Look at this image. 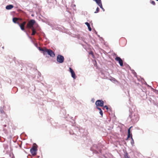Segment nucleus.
Returning <instances> with one entry per match:
<instances>
[{
  "label": "nucleus",
  "mask_w": 158,
  "mask_h": 158,
  "mask_svg": "<svg viewBox=\"0 0 158 158\" xmlns=\"http://www.w3.org/2000/svg\"><path fill=\"white\" fill-rule=\"evenodd\" d=\"M56 60L58 62L61 63L64 62V58L63 56L59 55L57 56Z\"/></svg>",
  "instance_id": "5"
},
{
  "label": "nucleus",
  "mask_w": 158,
  "mask_h": 158,
  "mask_svg": "<svg viewBox=\"0 0 158 158\" xmlns=\"http://www.w3.org/2000/svg\"><path fill=\"white\" fill-rule=\"evenodd\" d=\"M132 127H130L128 129V135H127V139L128 138H129L130 137H131V139H132V141H133V139L132 138V134L131 133V132H130V129Z\"/></svg>",
  "instance_id": "7"
},
{
  "label": "nucleus",
  "mask_w": 158,
  "mask_h": 158,
  "mask_svg": "<svg viewBox=\"0 0 158 158\" xmlns=\"http://www.w3.org/2000/svg\"><path fill=\"white\" fill-rule=\"evenodd\" d=\"M37 150V145L34 144L30 149V152L32 155L34 156L36 155Z\"/></svg>",
  "instance_id": "3"
},
{
  "label": "nucleus",
  "mask_w": 158,
  "mask_h": 158,
  "mask_svg": "<svg viewBox=\"0 0 158 158\" xmlns=\"http://www.w3.org/2000/svg\"><path fill=\"white\" fill-rule=\"evenodd\" d=\"M5 127H6V125H5Z\"/></svg>",
  "instance_id": "24"
},
{
  "label": "nucleus",
  "mask_w": 158,
  "mask_h": 158,
  "mask_svg": "<svg viewBox=\"0 0 158 158\" xmlns=\"http://www.w3.org/2000/svg\"><path fill=\"white\" fill-rule=\"evenodd\" d=\"M115 60L118 61L120 65L122 66L123 65V61L122 59L119 57L117 56L115 57Z\"/></svg>",
  "instance_id": "6"
},
{
  "label": "nucleus",
  "mask_w": 158,
  "mask_h": 158,
  "mask_svg": "<svg viewBox=\"0 0 158 158\" xmlns=\"http://www.w3.org/2000/svg\"><path fill=\"white\" fill-rule=\"evenodd\" d=\"M31 30L32 31V33L31 34L32 35H34L35 33H36V31H35V29L34 28H31Z\"/></svg>",
  "instance_id": "13"
},
{
  "label": "nucleus",
  "mask_w": 158,
  "mask_h": 158,
  "mask_svg": "<svg viewBox=\"0 0 158 158\" xmlns=\"http://www.w3.org/2000/svg\"><path fill=\"white\" fill-rule=\"evenodd\" d=\"M124 158H129V157L128 156V154L127 153L125 154L124 155Z\"/></svg>",
  "instance_id": "15"
},
{
  "label": "nucleus",
  "mask_w": 158,
  "mask_h": 158,
  "mask_svg": "<svg viewBox=\"0 0 158 158\" xmlns=\"http://www.w3.org/2000/svg\"><path fill=\"white\" fill-rule=\"evenodd\" d=\"M38 48L39 50L43 52V53L44 55L48 54L51 57H53L55 56V53L51 49H48L45 47L43 48L39 47Z\"/></svg>",
  "instance_id": "1"
},
{
  "label": "nucleus",
  "mask_w": 158,
  "mask_h": 158,
  "mask_svg": "<svg viewBox=\"0 0 158 158\" xmlns=\"http://www.w3.org/2000/svg\"><path fill=\"white\" fill-rule=\"evenodd\" d=\"M85 24L88 27L89 31H91L92 29H91V27H90L89 23L88 22H86V23H85Z\"/></svg>",
  "instance_id": "12"
},
{
  "label": "nucleus",
  "mask_w": 158,
  "mask_h": 158,
  "mask_svg": "<svg viewBox=\"0 0 158 158\" xmlns=\"http://www.w3.org/2000/svg\"><path fill=\"white\" fill-rule=\"evenodd\" d=\"M105 108L107 110H108V106H104L103 107V108L102 109L103 110H104Z\"/></svg>",
  "instance_id": "17"
},
{
  "label": "nucleus",
  "mask_w": 158,
  "mask_h": 158,
  "mask_svg": "<svg viewBox=\"0 0 158 158\" xmlns=\"http://www.w3.org/2000/svg\"><path fill=\"white\" fill-rule=\"evenodd\" d=\"M19 19H20L19 18H14L13 19V21L14 23H16V21L19 20Z\"/></svg>",
  "instance_id": "14"
},
{
  "label": "nucleus",
  "mask_w": 158,
  "mask_h": 158,
  "mask_svg": "<svg viewBox=\"0 0 158 158\" xmlns=\"http://www.w3.org/2000/svg\"><path fill=\"white\" fill-rule=\"evenodd\" d=\"M95 1L97 4L101 8L103 9L102 6V4L101 0H93Z\"/></svg>",
  "instance_id": "9"
},
{
  "label": "nucleus",
  "mask_w": 158,
  "mask_h": 158,
  "mask_svg": "<svg viewBox=\"0 0 158 158\" xmlns=\"http://www.w3.org/2000/svg\"><path fill=\"white\" fill-rule=\"evenodd\" d=\"M26 23V21H24L21 24L24 25H25Z\"/></svg>",
  "instance_id": "22"
},
{
  "label": "nucleus",
  "mask_w": 158,
  "mask_h": 158,
  "mask_svg": "<svg viewBox=\"0 0 158 158\" xmlns=\"http://www.w3.org/2000/svg\"><path fill=\"white\" fill-rule=\"evenodd\" d=\"M4 147L6 149L8 148V146L6 144H4Z\"/></svg>",
  "instance_id": "18"
},
{
  "label": "nucleus",
  "mask_w": 158,
  "mask_h": 158,
  "mask_svg": "<svg viewBox=\"0 0 158 158\" xmlns=\"http://www.w3.org/2000/svg\"><path fill=\"white\" fill-rule=\"evenodd\" d=\"M18 24L19 25V26L20 27L21 29L23 31H25V29H24L25 26L22 24H19V23H18Z\"/></svg>",
  "instance_id": "11"
},
{
  "label": "nucleus",
  "mask_w": 158,
  "mask_h": 158,
  "mask_svg": "<svg viewBox=\"0 0 158 158\" xmlns=\"http://www.w3.org/2000/svg\"><path fill=\"white\" fill-rule=\"evenodd\" d=\"M14 7V6L12 5H9L7 6L6 8L7 10H10L12 9Z\"/></svg>",
  "instance_id": "10"
},
{
  "label": "nucleus",
  "mask_w": 158,
  "mask_h": 158,
  "mask_svg": "<svg viewBox=\"0 0 158 158\" xmlns=\"http://www.w3.org/2000/svg\"><path fill=\"white\" fill-rule=\"evenodd\" d=\"M35 21L34 19L30 20L27 25L26 27L27 28L30 29L34 28L33 25L35 23Z\"/></svg>",
  "instance_id": "2"
},
{
  "label": "nucleus",
  "mask_w": 158,
  "mask_h": 158,
  "mask_svg": "<svg viewBox=\"0 0 158 158\" xmlns=\"http://www.w3.org/2000/svg\"><path fill=\"white\" fill-rule=\"evenodd\" d=\"M96 108L99 110L100 111L102 110V109L101 108L98 107V106H96Z\"/></svg>",
  "instance_id": "23"
},
{
  "label": "nucleus",
  "mask_w": 158,
  "mask_h": 158,
  "mask_svg": "<svg viewBox=\"0 0 158 158\" xmlns=\"http://www.w3.org/2000/svg\"><path fill=\"white\" fill-rule=\"evenodd\" d=\"M69 71L71 73L72 77L74 79H76V77L75 74L73 71V69L71 68H69Z\"/></svg>",
  "instance_id": "8"
},
{
  "label": "nucleus",
  "mask_w": 158,
  "mask_h": 158,
  "mask_svg": "<svg viewBox=\"0 0 158 158\" xmlns=\"http://www.w3.org/2000/svg\"><path fill=\"white\" fill-rule=\"evenodd\" d=\"M99 10V9L98 7H97V8L96 9V11L94 12L95 13H97L98 12Z\"/></svg>",
  "instance_id": "19"
},
{
  "label": "nucleus",
  "mask_w": 158,
  "mask_h": 158,
  "mask_svg": "<svg viewBox=\"0 0 158 158\" xmlns=\"http://www.w3.org/2000/svg\"><path fill=\"white\" fill-rule=\"evenodd\" d=\"M4 111L2 109H0V113L2 114H4Z\"/></svg>",
  "instance_id": "20"
},
{
  "label": "nucleus",
  "mask_w": 158,
  "mask_h": 158,
  "mask_svg": "<svg viewBox=\"0 0 158 158\" xmlns=\"http://www.w3.org/2000/svg\"><path fill=\"white\" fill-rule=\"evenodd\" d=\"M150 3L152 4L153 5H155V2L154 1H150Z\"/></svg>",
  "instance_id": "16"
},
{
  "label": "nucleus",
  "mask_w": 158,
  "mask_h": 158,
  "mask_svg": "<svg viewBox=\"0 0 158 158\" xmlns=\"http://www.w3.org/2000/svg\"><path fill=\"white\" fill-rule=\"evenodd\" d=\"M95 105L96 106L102 107L104 106V102L102 100H98L96 102Z\"/></svg>",
  "instance_id": "4"
},
{
  "label": "nucleus",
  "mask_w": 158,
  "mask_h": 158,
  "mask_svg": "<svg viewBox=\"0 0 158 158\" xmlns=\"http://www.w3.org/2000/svg\"><path fill=\"white\" fill-rule=\"evenodd\" d=\"M99 113H100V114L102 116V117L103 116V112H102V110H101V111H100Z\"/></svg>",
  "instance_id": "21"
}]
</instances>
